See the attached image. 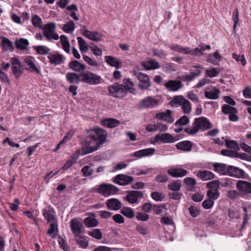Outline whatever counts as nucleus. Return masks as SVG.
Instances as JSON below:
<instances>
[{
    "mask_svg": "<svg viewBox=\"0 0 251 251\" xmlns=\"http://www.w3.org/2000/svg\"><path fill=\"white\" fill-rule=\"evenodd\" d=\"M86 134L82 141V154H86L97 151L105 141L107 132L100 128L86 130Z\"/></svg>",
    "mask_w": 251,
    "mask_h": 251,
    "instance_id": "1",
    "label": "nucleus"
},
{
    "mask_svg": "<svg viewBox=\"0 0 251 251\" xmlns=\"http://www.w3.org/2000/svg\"><path fill=\"white\" fill-rule=\"evenodd\" d=\"M212 124L205 117H201L195 119L191 127H187L184 131L189 135H194L200 130L204 131L210 129Z\"/></svg>",
    "mask_w": 251,
    "mask_h": 251,
    "instance_id": "2",
    "label": "nucleus"
},
{
    "mask_svg": "<svg viewBox=\"0 0 251 251\" xmlns=\"http://www.w3.org/2000/svg\"><path fill=\"white\" fill-rule=\"evenodd\" d=\"M170 104L175 107L181 106L183 112L188 114L191 111V106L190 102L182 96H175L170 102Z\"/></svg>",
    "mask_w": 251,
    "mask_h": 251,
    "instance_id": "3",
    "label": "nucleus"
},
{
    "mask_svg": "<svg viewBox=\"0 0 251 251\" xmlns=\"http://www.w3.org/2000/svg\"><path fill=\"white\" fill-rule=\"evenodd\" d=\"M81 81L90 85H97L100 83V76L91 72L87 71L80 74Z\"/></svg>",
    "mask_w": 251,
    "mask_h": 251,
    "instance_id": "4",
    "label": "nucleus"
},
{
    "mask_svg": "<svg viewBox=\"0 0 251 251\" xmlns=\"http://www.w3.org/2000/svg\"><path fill=\"white\" fill-rule=\"evenodd\" d=\"M56 25L54 23H50L46 24L43 28V35L48 41L52 39L57 40L59 39V35L55 31Z\"/></svg>",
    "mask_w": 251,
    "mask_h": 251,
    "instance_id": "5",
    "label": "nucleus"
},
{
    "mask_svg": "<svg viewBox=\"0 0 251 251\" xmlns=\"http://www.w3.org/2000/svg\"><path fill=\"white\" fill-rule=\"evenodd\" d=\"M119 191V189L116 186L107 183H103L99 185L98 189V193L105 197L115 195Z\"/></svg>",
    "mask_w": 251,
    "mask_h": 251,
    "instance_id": "6",
    "label": "nucleus"
},
{
    "mask_svg": "<svg viewBox=\"0 0 251 251\" xmlns=\"http://www.w3.org/2000/svg\"><path fill=\"white\" fill-rule=\"evenodd\" d=\"M126 193L127 195L124 198V200L130 204L138 203L144 197L143 193L140 191L130 190Z\"/></svg>",
    "mask_w": 251,
    "mask_h": 251,
    "instance_id": "7",
    "label": "nucleus"
},
{
    "mask_svg": "<svg viewBox=\"0 0 251 251\" xmlns=\"http://www.w3.org/2000/svg\"><path fill=\"white\" fill-rule=\"evenodd\" d=\"M108 91L111 96L121 99L126 96V93L123 89V85L118 83H115L108 86Z\"/></svg>",
    "mask_w": 251,
    "mask_h": 251,
    "instance_id": "8",
    "label": "nucleus"
},
{
    "mask_svg": "<svg viewBox=\"0 0 251 251\" xmlns=\"http://www.w3.org/2000/svg\"><path fill=\"white\" fill-rule=\"evenodd\" d=\"M133 73L139 81L138 86L141 89L147 90L151 86V81L148 75L139 71H134Z\"/></svg>",
    "mask_w": 251,
    "mask_h": 251,
    "instance_id": "9",
    "label": "nucleus"
},
{
    "mask_svg": "<svg viewBox=\"0 0 251 251\" xmlns=\"http://www.w3.org/2000/svg\"><path fill=\"white\" fill-rule=\"evenodd\" d=\"M228 175L231 177L238 179H247L249 175L243 170L237 167L228 165Z\"/></svg>",
    "mask_w": 251,
    "mask_h": 251,
    "instance_id": "10",
    "label": "nucleus"
},
{
    "mask_svg": "<svg viewBox=\"0 0 251 251\" xmlns=\"http://www.w3.org/2000/svg\"><path fill=\"white\" fill-rule=\"evenodd\" d=\"M12 70L16 78H19L24 73V69L20 60L14 57L10 59Z\"/></svg>",
    "mask_w": 251,
    "mask_h": 251,
    "instance_id": "11",
    "label": "nucleus"
},
{
    "mask_svg": "<svg viewBox=\"0 0 251 251\" xmlns=\"http://www.w3.org/2000/svg\"><path fill=\"white\" fill-rule=\"evenodd\" d=\"M134 181L132 176L124 174H119L114 178L113 182L119 185L125 186L128 185Z\"/></svg>",
    "mask_w": 251,
    "mask_h": 251,
    "instance_id": "12",
    "label": "nucleus"
},
{
    "mask_svg": "<svg viewBox=\"0 0 251 251\" xmlns=\"http://www.w3.org/2000/svg\"><path fill=\"white\" fill-rule=\"evenodd\" d=\"M236 187L238 190L243 194H251V182L243 180L237 181Z\"/></svg>",
    "mask_w": 251,
    "mask_h": 251,
    "instance_id": "13",
    "label": "nucleus"
},
{
    "mask_svg": "<svg viewBox=\"0 0 251 251\" xmlns=\"http://www.w3.org/2000/svg\"><path fill=\"white\" fill-rule=\"evenodd\" d=\"M154 139L156 142L160 141L163 143H172L178 140L168 133L157 134L155 136Z\"/></svg>",
    "mask_w": 251,
    "mask_h": 251,
    "instance_id": "14",
    "label": "nucleus"
},
{
    "mask_svg": "<svg viewBox=\"0 0 251 251\" xmlns=\"http://www.w3.org/2000/svg\"><path fill=\"white\" fill-rule=\"evenodd\" d=\"M70 227L75 236H78L81 233L83 226L77 219L74 218L71 221Z\"/></svg>",
    "mask_w": 251,
    "mask_h": 251,
    "instance_id": "15",
    "label": "nucleus"
},
{
    "mask_svg": "<svg viewBox=\"0 0 251 251\" xmlns=\"http://www.w3.org/2000/svg\"><path fill=\"white\" fill-rule=\"evenodd\" d=\"M140 107L143 108H152L158 104V100L152 97L148 96L140 101Z\"/></svg>",
    "mask_w": 251,
    "mask_h": 251,
    "instance_id": "16",
    "label": "nucleus"
},
{
    "mask_svg": "<svg viewBox=\"0 0 251 251\" xmlns=\"http://www.w3.org/2000/svg\"><path fill=\"white\" fill-rule=\"evenodd\" d=\"M43 215L45 220L47 221L48 223L52 221H56L55 211L51 206H48L47 208L43 209L42 210Z\"/></svg>",
    "mask_w": 251,
    "mask_h": 251,
    "instance_id": "17",
    "label": "nucleus"
},
{
    "mask_svg": "<svg viewBox=\"0 0 251 251\" xmlns=\"http://www.w3.org/2000/svg\"><path fill=\"white\" fill-rule=\"evenodd\" d=\"M155 118L170 124L174 121V119L172 116V111L170 110H167L165 112L157 113L155 115Z\"/></svg>",
    "mask_w": 251,
    "mask_h": 251,
    "instance_id": "18",
    "label": "nucleus"
},
{
    "mask_svg": "<svg viewBox=\"0 0 251 251\" xmlns=\"http://www.w3.org/2000/svg\"><path fill=\"white\" fill-rule=\"evenodd\" d=\"M48 58L50 60V63L55 65H60L63 63L64 59H65V57L62 55L58 53H49Z\"/></svg>",
    "mask_w": 251,
    "mask_h": 251,
    "instance_id": "19",
    "label": "nucleus"
},
{
    "mask_svg": "<svg viewBox=\"0 0 251 251\" xmlns=\"http://www.w3.org/2000/svg\"><path fill=\"white\" fill-rule=\"evenodd\" d=\"M106 206L110 210L116 211L121 208L122 203L118 199L112 198L107 200Z\"/></svg>",
    "mask_w": 251,
    "mask_h": 251,
    "instance_id": "20",
    "label": "nucleus"
},
{
    "mask_svg": "<svg viewBox=\"0 0 251 251\" xmlns=\"http://www.w3.org/2000/svg\"><path fill=\"white\" fill-rule=\"evenodd\" d=\"M82 34L90 40L96 42H99L102 39L100 34L97 31L92 32L86 29L83 31Z\"/></svg>",
    "mask_w": 251,
    "mask_h": 251,
    "instance_id": "21",
    "label": "nucleus"
},
{
    "mask_svg": "<svg viewBox=\"0 0 251 251\" xmlns=\"http://www.w3.org/2000/svg\"><path fill=\"white\" fill-rule=\"evenodd\" d=\"M167 172L171 176L175 178L184 176L188 173L187 170L182 168L169 169Z\"/></svg>",
    "mask_w": 251,
    "mask_h": 251,
    "instance_id": "22",
    "label": "nucleus"
},
{
    "mask_svg": "<svg viewBox=\"0 0 251 251\" xmlns=\"http://www.w3.org/2000/svg\"><path fill=\"white\" fill-rule=\"evenodd\" d=\"M155 149L148 148L134 152L131 156H135L138 158H141L144 156H147L153 154L154 153Z\"/></svg>",
    "mask_w": 251,
    "mask_h": 251,
    "instance_id": "23",
    "label": "nucleus"
},
{
    "mask_svg": "<svg viewBox=\"0 0 251 251\" xmlns=\"http://www.w3.org/2000/svg\"><path fill=\"white\" fill-rule=\"evenodd\" d=\"M165 86L170 91H176L182 87V83L179 80H170Z\"/></svg>",
    "mask_w": 251,
    "mask_h": 251,
    "instance_id": "24",
    "label": "nucleus"
},
{
    "mask_svg": "<svg viewBox=\"0 0 251 251\" xmlns=\"http://www.w3.org/2000/svg\"><path fill=\"white\" fill-rule=\"evenodd\" d=\"M66 80L70 83L78 84L81 81L80 74L69 72L66 75Z\"/></svg>",
    "mask_w": 251,
    "mask_h": 251,
    "instance_id": "25",
    "label": "nucleus"
},
{
    "mask_svg": "<svg viewBox=\"0 0 251 251\" xmlns=\"http://www.w3.org/2000/svg\"><path fill=\"white\" fill-rule=\"evenodd\" d=\"M214 170L222 175H228V166L226 164L215 163L213 165Z\"/></svg>",
    "mask_w": 251,
    "mask_h": 251,
    "instance_id": "26",
    "label": "nucleus"
},
{
    "mask_svg": "<svg viewBox=\"0 0 251 251\" xmlns=\"http://www.w3.org/2000/svg\"><path fill=\"white\" fill-rule=\"evenodd\" d=\"M70 69L75 72H81L85 70V66L77 60H72L69 63Z\"/></svg>",
    "mask_w": 251,
    "mask_h": 251,
    "instance_id": "27",
    "label": "nucleus"
},
{
    "mask_svg": "<svg viewBox=\"0 0 251 251\" xmlns=\"http://www.w3.org/2000/svg\"><path fill=\"white\" fill-rule=\"evenodd\" d=\"M25 63L26 64L28 67L27 70L31 72L35 71L37 74H39L40 73V70L36 67L34 63V59L31 56L26 57L24 60Z\"/></svg>",
    "mask_w": 251,
    "mask_h": 251,
    "instance_id": "28",
    "label": "nucleus"
},
{
    "mask_svg": "<svg viewBox=\"0 0 251 251\" xmlns=\"http://www.w3.org/2000/svg\"><path fill=\"white\" fill-rule=\"evenodd\" d=\"M176 147L177 150L184 151H189L192 149V144L190 141H183L176 144Z\"/></svg>",
    "mask_w": 251,
    "mask_h": 251,
    "instance_id": "29",
    "label": "nucleus"
},
{
    "mask_svg": "<svg viewBox=\"0 0 251 251\" xmlns=\"http://www.w3.org/2000/svg\"><path fill=\"white\" fill-rule=\"evenodd\" d=\"M1 45L2 49L5 51H13L14 49L12 42L6 37H1Z\"/></svg>",
    "mask_w": 251,
    "mask_h": 251,
    "instance_id": "30",
    "label": "nucleus"
},
{
    "mask_svg": "<svg viewBox=\"0 0 251 251\" xmlns=\"http://www.w3.org/2000/svg\"><path fill=\"white\" fill-rule=\"evenodd\" d=\"M197 176L203 181H206L213 179L214 177V174L211 172L207 170L199 171Z\"/></svg>",
    "mask_w": 251,
    "mask_h": 251,
    "instance_id": "31",
    "label": "nucleus"
},
{
    "mask_svg": "<svg viewBox=\"0 0 251 251\" xmlns=\"http://www.w3.org/2000/svg\"><path fill=\"white\" fill-rule=\"evenodd\" d=\"M105 61L108 65L116 69L119 68L122 64V62L118 58L112 56H105Z\"/></svg>",
    "mask_w": 251,
    "mask_h": 251,
    "instance_id": "32",
    "label": "nucleus"
},
{
    "mask_svg": "<svg viewBox=\"0 0 251 251\" xmlns=\"http://www.w3.org/2000/svg\"><path fill=\"white\" fill-rule=\"evenodd\" d=\"M101 125L109 128H113L120 125V122L113 118L105 119L101 121Z\"/></svg>",
    "mask_w": 251,
    "mask_h": 251,
    "instance_id": "33",
    "label": "nucleus"
},
{
    "mask_svg": "<svg viewBox=\"0 0 251 251\" xmlns=\"http://www.w3.org/2000/svg\"><path fill=\"white\" fill-rule=\"evenodd\" d=\"M121 84L123 85V89L126 93V95L127 92L134 93L135 89L133 88V83L130 81L129 79H124L123 83Z\"/></svg>",
    "mask_w": 251,
    "mask_h": 251,
    "instance_id": "34",
    "label": "nucleus"
},
{
    "mask_svg": "<svg viewBox=\"0 0 251 251\" xmlns=\"http://www.w3.org/2000/svg\"><path fill=\"white\" fill-rule=\"evenodd\" d=\"M75 241L77 244L82 249H86L89 246V242L86 240L85 237L80 236H75Z\"/></svg>",
    "mask_w": 251,
    "mask_h": 251,
    "instance_id": "35",
    "label": "nucleus"
},
{
    "mask_svg": "<svg viewBox=\"0 0 251 251\" xmlns=\"http://www.w3.org/2000/svg\"><path fill=\"white\" fill-rule=\"evenodd\" d=\"M221 59L219 53L216 51L213 54H209L207 56V60L214 65H218Z\"/></svg>",
    "mask_w": 251,
    "mask_h": 251,
    "instance_id": "36",
    "label": "nucleus"
},
{
    "mask_svg": "<svg viewBox=\"0 0 251 251\" xmlns=\"http://www.w3.org/2000/svg\"><path fill=\"white\" fill-rule=\"evenodd\" d=\"M15 43L16 48L21 50H25L29 44L28 40L24 38L16 40Z\"/></svg>",
    "mask_w": 251,
    "mask_h": 251,
    "instance_id": "37",
    "label": "nucleus"
},
{
    "mask_svg": "<svg viewBox=\"0 0 251 251\" xmlns=\"http://www.w3.org/2000/svg\"><path fill=\"white\" fill-rule=\"evenodd\" d=\"M220 90L217 88H215L214 90L209 91H206L204 93L205 97L211 100L217 99L219 97Z\"/></svg>",
    "mask_w": 251,
    "mask_h": 251,
    "instance_id": "38",
    "label": "nucleus"
},
{
    "mask_svg": "<svg viewBox=\"0 0 251 251\" xmlns=\"http://www.w3.org/2000/svg\"><path fill=\"white\" fill-rule=\"evenodd\" d=\"M120 212L125 216L130 219H132L135 216L134 212L130 207H123L121 210Z\"/></svg>",
    "mask_w": 251,
    "mask_h": 251,
    "instance_id": "39",
    "label": "nucleus"
},
{
    "mask_svg": "<svg viewBox=\"0 0 251 251\" xmlns=\"http://www.w3.org/2000/svg\"><path fill=\"white\" fill-rule=\"evenodd\" d=\"M225 145L226 147L228 149H234V151H238L240 150V145L238 144L237 141L234 140H228L225 139Z\"/></svg>",
    "mask_w": 251,
    "mask_h": 251,
    "instance_id": "40",
    "label": "nucleus"
},
{
    "mask_svg": "<svg viewBox=\"0 0 251 251\" xmlns=\"http://www.w3.org/2000/svg\"><path fill=\"white\" fill-rule=\"evenodd\" d=\"M51 222V223L50 224V227L47 232V234L49 235H51L52 234H56L58 232L57 220Z\"/></svg>",
    "mask_w": 251,
    "mask_h": 251,
    "instance_id": "41",
    "label": "nucleus"
},
{
    "mask_svg": "<svg viewBox=\"0 0 251 251\" xmlns=\"http://www.w3.org/2000/svg\"><path fill=\"white\" fill-rule=\"evenodd\" d=\"M84 223L87 226L91 227L97 226L99 221L95 218L88 217L84 219Z\"/></svg>",
    "mask_w": 251,
    "mask_h": 251,
    "instance_id": "42",
    "label": "nucleus"
},
{
    "mask_svg": "<svg viewBox=\"0 0 251 251\" xmlns=\"http://www.w3.org/2000/svg\"><path fill=\"white\" fill-rule=\"evenodd\" d=\"M75 29V25L73 21H71L64 24L62 29L66 33H70L72 32Z\"/></svg>",
    "mask_w": 251,
    "mask_h": 251,
    "instance_id": "43",
    "label": "nucleus"
},
{
    "mask_svg": "<svg viewBox=\"0 0 251 251\" xmlns=\"http://www.w3.org/2000/svg\"><path fill=\"white\" fill-rule=\"evenodd\" d=\"M77 40L80 51L82 52H87L89 49V48L87 45L86 41L81 37H77Z\"/></svg>",
    "mask_w": 251,
    "mask_h": 251,
    "instance_id": "44",
    "label": "nucleus"
},
{
    "mask_svg": "<svg viewBox=\"0 0 251 251\" xmlns=\"http://www.w3.org/2000/svg\"><path fill=\"white\" fill-rule=\"evenodd\" d=\"M34 48L36 50L37 53L40 55H46L50 51V49L45 46L39 45L34 47Z\"/></svg>",
    "mask_w": 251,
    "mask_h": 251,
    "instance_id": "45",
    "label": "nucleus"
},
{
    "mask_svg": "<svg viewBox=\"0 0 251 251\" xmlns=\"http://www.w3.org/2000/svg\"><path fill=\"white\" fill-rule=\"evenodd\" d=\"M88 234L97 240H100L102 237V233L98 228L93 229L91 231H89Z\"/></svg>",
    "mask_w": 251,
    "mask_h": 251,
    "instance_id": "46",
    "label": "nucleus"
},
{
    "mask_svg": "<svg viewBox=\"0 0 251 251\" xmlns=\"http://www.w3.org/2000/svg\"><path fill=\"white\" fill-rule=\"evenodd\" d=\"M31 22L34 26L42 28V19L38 15H33L31 18Z\"/></svg>",
    "mask_w": 251,
    "mask_h": 251,
    "instance_id": "47",
    "label": "nucleus"
},
{
    "mask_svg": "<svg viewBox=\"0 0 251 251\" xmlns=\"http://www.w3.org/2000/svg\"><path fill=\"white\" fill-rule=\"evenodd\" d=\"M170 48L171 50H173L176 52L183 53L186 54H187L188 53V47H183L180 45L175 44L172 45Z\"/></svg>",
    "mask_w": 251,
    "mask_h": 251,
    "instance_id": "48",
    "label": "nucleus"
},
{
    "mask_svg": "<svg viewBox=\"0 0 251 251\" xmlns=\"http://www.w3.org/2000/svg\"><path fill=\"white\" fill-rule=\"evenodd\" d=\"M189 122V118L186 115H184L176 122L175 125L176 126H183L188 124Z\"/></svg>",
    "mask_w": 251,
    "mask_h": 251,
    "instance_id": "49",
    "label": "nucleus"
},
{
    "mask_svg": "<svg viewBox=\"0 0 251 251\" xmlns=\"http://www.w3.org/2000/svg\"><path fill=\"white\" fill-rule=\"evenodd\" d=\"M222 110L225 114H230L232 113H237V112L236 108L228 104H224L222 107Z\"/></svg>",
    "mask_w": 251,
    "mask_h": 251,
    "instance_id": "50",
    "label": "nucleus"
},
{
    "mask_svg": "<svg viewBox=\"0 0 251 251\" xmlns=\"http://www.w3.org/2000/svg\"><path fill=\"white\" fill-rule=\"evenodd\" d=\"M81 172L84 176H90L94 174L95 171L90 166L86 165L81 169Z\"/></svg>",
    "mask_w": 251,
    "mask_h": 251,
    "instance_id": "51",
    "label": "nucleus"
},
{
    "mask_svg": "<svg viewBox=\"0 0 251 251\" xmlns=\"http://www.w3.org/2000/svg\"><path fill=\"white\" fill-rule=\"evenodd\" d=\"M220 182L219 180H213L208 182L206 184V187L209 190L218 191L220 188Z\"/></svg>",
    "mask_w": 251,
    "mask_h": 251,
    "instance_id": "52",
    "label": "nucleus"
},
{
    "mask_svg": "<svg viewBox=\"0 0 251 251\" xmlns=\"http://www.w3.org/2000/svg\"><path fill=\"white\" fill-rule=\"evenodd\" d=\"M187 54H190L192 55L201 56L203 54V52L202 51L201 47L196 48L195 49H191L188 47Z\"/></svg>",
    "mask_w": 251,
    "mask_h": 251,
    "instance_id": "53",
    "label": "nucleus"
},
{
    "mask_svg": "<svg viewBox=\"0 0 251 251\" xmlns=\"http://www.w3.org/2000/svg\"><path fill=\"white\" fill-rule=\"evenodd\" d=\"M206 195L207 197L211 200H217L220 195V193L218 191H213L208 190L207 191Z\"/></svg>",
    "mask_w": 251,
    "mask_h": 251,
    "instance_id": "54",
    "label": "nucleus"
},
{
    "mask_svg": "<svg viewBox=\"0 0 251 251\" xmlns=\"http://www.w3.org/2000/svg\"><path fill=\"white\" fill-rule=\"evenodd\" d=\"M181 186V184L177 181H174L172 183L168 185L169 189L174 191H178L180 190Z\"/></svg>",
    "mask_w": 251,
    "mask_h": 251,
    "instance_id": "55",
    "label": "nucleus"
},
{
    "mask_svg": "<svg viewBox=\"0 0 251 251\" xmlns=\"http://www.w3.org/2000/svg\"><path fill=\"white\" fill-rule=\"evenodd\" d=\"M163 209H166V205L165 204L162 205L153 204L152 210L156 214L159 215L161 213Z\"/></svg>",
    "mask_w": 251,
    "mask_h": 251,
    "instance_id": "56",
    "label": "nucleus"
},
{
    "mask_svg": "<svg viewBox=\"0 0 251 251\" xmlns=\"http://www.w3.org/2000/svg\"><path fill=\"white\" fill-rule=\"evenodd\" d=\"M232 18L234 22L233 30L236 31V28L239 22V11L237 8L234 10L232 15Z\"/></svg>",
    "mask_w": 251,
    "mask_h": 251,
    "instance_id": "57",
    "label": "nucleus"
},
{
    "mask_svg": "<svg viewBox=\"0 0 251 251\" xmlns=\"http://www.w3.org/2000/svg\"><path fill=\"white\" fill-rule=\"evenodd\" d=\"M148 63L149 66L146 68L147 70L156 69L159 68L160 67L159 63L153 59L150 60Z\"/></svg>",
    "mask_w": 251,
    "mask_h": 251,
    "instance_id": "58",
    "label": "nucleus"
},
{
    "mask_svg": "<svg viewBox=\"0 0 251 251\" xmlns=\"http://www.w3.org/2000/svg\"><path fill=\"white\" fill-rule=\"evenodd\" d=\"M221 154L224 156L235 157L236 154V151L230 150L228 149L222 150L221 151Z\"/></svg>",
    "mask_w": 251,
    "mask_h": 251,
    "instance_id": "59",
    "label": "nucleus"
},
{
    "mask_svg": "<svg viewBox=\"0 0 251 251\" xmlns=\"http://www.w3.org/2000/svg\"><path fill=\"white\" fill-rule=\"evenodd\" d=\"M82 57L84 60L89 65L94 67H97L98 66V63L96 60H93L88 56L83 55H82Z\"/></svg>",
    "mask_w": 251,
    "mask_h": 251,
    "instance_id": "60",
    "label": "nucleus"
},
{
    "mask_svg": "<svg viewBox=\"0 0 251 251\" xmlns=\"http://www.w3.org/2000/svg\"><path fill=\"white\" fill-rule=\"evenodd\" d=\"M91 51L95 56H101L102 54L101 50L99 49L96 45L94 43H91V45L90 47Z\"/></svg>",
    "mask_w": 251,
    "mask_h": 251,
    "instance_id": "61",
    "label": "nucleus"
},
{
    "mask_svg": "<svg viewBox=\"0 0 251 251\" xmlns=\"http://www.w3.org/2000/svg\"><path fill=\"white\" fill-rule=\"evenodd\" d=\"M151 196L152 199L157 201H161L164 198V196L161 193L156 191L152 192Z\"/></svg>",
    "mask_w": 251,
    "mask_h": 251,
    "instance_id": "62",
    "label": "nucleus"
},
{
    "mask_svg": "<svg viewBox=\"0 0 251 251\" xmlns=\"http://www.w3.org/2000/svg\"><path fill=\"white\" fill-rule=\"evenodd\" d=\"M232 57L235 59L237 61L239 62L240 61L241 63V64L243 66H245L246 64V60L245 58L244 55H240L239 54H236V53H233Z\"/></svg>",
    "mask_w": 251,
    "mask_h": 251,
    "instance_id": "63",
    "label": "nucleus"
},
{
    "mask_svg": "<svg viewBox=\"0 0 251 251\" xmlns=\"http://www.w3.org/2000/svg\"><path fill=\"white\" fill-rule=\"evenodd\" d=\"M214 201L208 199L204 200L202 203V206L205 209H208L211 208L214 204Z\"/></svg>",
    "mask_w": 251,
    "mask_h": 251,
    "instance_id": "64",
    "label": "nucleus"
}]
</instances>
